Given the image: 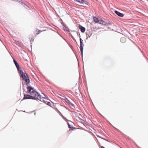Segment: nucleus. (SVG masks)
Segmentation results:
<instances>
[{"label": "nucleus", "instance_id": "obj_1", "mask_svg": "<svg viewBox=\"0 0 148 148\" xmlns=\"http://www.w3.org/2000/svg\"><path fill=\"white\" fill-rule=\"evenodd\" d=\"M27 91L26 92L27 93H29L31 95H34L35 96H40V95L37 92L34 90V88L31 86H27L26 87Z\"/></svg>", "mask_w": 148, "mask_h": 148}, {"label": "nucleus", "instance_id": "obj_2", "mask_svg": "<svg viewBox=\"0 0 148 148\" xmlns=\"http://www.w3.org/2000/svg\"><path fill=\"white\" fill-rule=\"evenodd\" d=\"M37 96H35L34 95H31L28 94H25L24 93V97L23 99L22 100V101L23 99H31L33 100H37L40 99V97H37Z\"/></svg>", "mask_w": 148, "mask_h": 148}, {"label": "nucleus", "instance_id": "obj_3", "mask_svg": "<svg viewBox=\"0 0 148 148\" xmlns=\"http://www.w3.org/2000/svg\"><path fill=\"white\" fill-rule=\"evenodd\" d=\"M16 68L17 69L18 72L20 73L21 77H22V79H25L24 77H26V76H27V74L25 73H24L19 66L18 67H17Z\"/></svg>", "mask_w": 148, "mask_h": 148}, {"label": "nucleus", "instance_id": "obj_4", "mask_svg": "<svg viewBox=\"0 0 148 148\" xmlns=\"http://www.w3.org/2000/svg\"><path fill=\"white\" fill-rule=\"evenodd\" d=\"M93 20L96 23H99L100 24H102L107 26H108L110 24L109 23H106L105 22L102 20L99 22L98 19L96 17H94Z\"/></svg>", "mask_w": 148, "mask_h": 148}, {"label": "nucleus", "instance_id": "obj_5", "mask_svg": "<svg viewBox=\"0 0 148 148\" xmlns=\"http://www.w3.org/2000/svg\"><path fill=\"white\" fill-rule=\"evenodd\" d=\"M80 49L81 52L82 57H83V40L81 38H80Z\"/></svg>", "mask_w": 148, "mask_h": 148}, {"label": "nucleus", "instance_id": "obj_6", "mask_svg": "<svg viewBox=\"0 0 148 148\" xmlns=\"http://www.w3.org/2000/svg\"><path fill=\"white\" fill-rule=\"evenodd\" d=\"M24 79H23V80H24L26 82V85L27 86H28V85L30 82V80L28 76V75L26 76V77H25Z\"/></svg>", "mask_w": 148, "mask_h": 148}, {"label": "nucleus", "instance_id": "obj_7", "mask_svg": "<svg viewBox=\"0 0 148 148\" xmlns=\"http://www.w3.org/2000/svg\"><path fill=\"white\" fill-rule=\"evenodd\" d=\"M78 27L79 29L82 32L84 33L85 32V28L84 27H83L80 24H79Z\"/></svg>", "mask_w": 148, "mask_h": 148}, {"label": "nucleus", "instance_id": "obj_8", "mask_svg": "<svg viewBox=\"0 0 148 148\" xmlns=\"http://www.w3.org/2000/svg\"><path fill=\"white\" fill-rule=\"evenodd\" d=\"M114 12L116 15L120 17H123L124 16L123 14L119 12L117 10H115L114 11Z\"/></svg>", "mask_w": 148, "mask_h": 148}, {"label": "nucleus", "instance_id": "obj_9", "mask_svg": "<svg viewBox=\"0 0 148 148\" xmlns=\"http://www.w3.org/2000/svg\"><path fill=\"white\" fill-rule=\"evenodd\" d=\"M61 24H62V25L63 26V27L64 30L67 32H69V30L67 29V27L66 26V25H64V23H61Z\"/></svg>", "mask_w": 148, "mask_h": 148}, {"label": "nucleus", "instance_id": "obj_10", "mask_svg": "<svg viewBox=\"0 0 148 148\" xmlns=\"http://www.w3.org/2000/svg\"><path fill=\"white\" fill-rule=\"evenodd\" d=\"M75 1L78 2L80 3L84 4L85 1L84 0H73Z\"/></svg>", "mask_w": 148, "mask_h": 148}, {"label": "nucleus", "instance_id": "obj_11", "mask_svg": "<svg viewBox=\"0 0 148 148\" xmlns=\"http://www.w3.org/2000/svg\"><path fill=\"white\" fill-rule=\"evenodd\" d=\"M13 61L14 62V63L15 65V66H16V67H18L19 66V64H18L17 61L14 59H13Z\"/></svg>", "mask_w": 148, "mask_h": 148}, {"label": "nucleus", "instance_id": "obj_12", "mask_svg": "<svg viewBox=\"0 0 148 148\" xmlns=\"http://www.w3.org/2000/svg\"><path fill=\"white\" fill-rule=\"evenodd\" d=\"M37 97H39L38 96H37ZM39 97H40V99H38V100L44 103H45L46 104V103L47 102V101H45V100H44L42 99H41V95H40V96H39Z\"/></svg>", "mask_w": 148, "mask_h": 148}, {"label": "nucleus", "instance_id": "obj_13", "mask_svg": "<svg viewBox=\"0 0 148 148\" xmlns=\"http://www.w3.org/2000/svg\"><path fill=\"white\" fill-rule=\"evenodd\" d=\"M67 103H68L69 104L71 105L72 103L70 101L66 98L65 97V99H64Z\"/></svg>", "mask_w": 148, "mask_h": 148}, {"label": "nucleus", "instance_id": "obj_14", "mask_svg": "<svg viewBox=\"0 0 148 148\" xmlns=\"http://www.w3.org/2000/svg\"><path fill=\"white\" fill-rule=\"evenodd\" d=\"M14 42L18 46H20L21 45V42L18 41L16 40H14Z\"/></svg>", "mask_w": 148, "mask_h": 148}, {"label": "nucleus", "instance_id": "obj_15", "mask_svg": "<svg viewBox=\"0 0 148 148\" xmlns=\"http://www.w3.org/2000/svg\"><path fill=\"white\" fill-rule=\"evenodd\" d=\"M24 7L27 10H29V8L26 5H25Z\"/></svg>", "mask_w": 148, "mask_h": 148}, {"label": "nucleus", "instance_id": "obj_16", "mask_svg": "<svg viewBox=\"0 0 148 148\" xmlns=\"http://www.w3.org/2000/svg\"><path fill=\"white\" fill-rule=\"evenodd\" d=\"M69 34L71 36V38H72V39L73 40H75V41H76L75 39V38L73 37V36L72 35L71 33H69Z\"/></svg>", "mask_w": 148, "mask_h": 148}, {"label": "nucleus", "instance_id": "obj_17", "mask_svg": "<svg viewBox=\"0 0 148 148\" xmlns=\"http://www.w3.org/2000/svg\"><path fill=\"white\" fill-rule=\"evenodd\" d=\"M46 104L47 105L49 106H51V103L50 102H49V101H48V102L47 101Z\"/></svg>", "mask_w": 148, "mask_h": 148}, {"label": "nucleus", "instance_id": "obj_18", "mask_svg": "<svg viewBox=\"0 0 148 148\" xmlns=\"http://www.w3.org/2000/svg\"><path fill=\"white\" fill-rule=\"evenodd\" d=\"M67 124L69 128H71L73 127H72L71 125H70L68 123H67Z\"/></svg>", "mask_w": 148, "mask_h": 148}, {"label": "nucleus", "instance_id": "obj_19", "mask_svg": "<svg viewBox=\"0 0 148 148\" xmlns=\"http://www.w3.org/2000/svg\"><path fill=\"white\" fill-rule=\"evenodd\" d=\"M21 4L24 7V6H25V5H26L25 3H23V2H21Z\"/></svg>", "mask_w": 148, "mask_h": 148}, {"label": "nucleus", "instance_id": "obj_20", "mask_svg": "<svg viewBox=\"0 0 148 148\" xmlns=\"http://www.w3.org/2000/svg\"><path fill=\"white\" fill-rule=\"evenodd\" d=\"M21 4L24 7V6H25V5H26L25 3H23V2H21Z\"/></svg>", "mask_w": 148, "mask_h": 148}, {"label": "nucleus", "instance_id": "obj_21", "mask_svg": "<svg viewBox=\"0 0 148 148\" xmlns=\"http://www.w3.org/2000/svg\"><path fill=\"white\" fill-rule=\"evenodd\" d=\"M84 3H85V4L87 5H88V2L86 1H85V2Z\"/></svg>", "mask_w": 148, "mask_h": 148}, {"label": "nucleus", "instance_id": "obj_22", "mask_svg": "<svg viewBox=\"0 0 148 148\" xmlns=\"http://www.w3.org/2000/svg\"><path fill=\"white\" fill-rule=\"evenodd\" d=\"M77 35L78 36L79 34V37L80 38V34H79V33H78L77 32Z\"/></svg>", "mask_w": 148, "mask_h": 148}, {"label": "nucleus", "instance_id": "obj_23", "mask_svg": "<svg viewBox=\"0 0 148 148\" xmlns=\"http://www.w3.org/2000/svg\"><path fill=\"white\" fill-rule=\"evenodd\" d=\"M75 94H76V95H79V93H77V92H75Z\"/></svg>", "mask_w": 148, "mask_h": 148}, {"label": "nucleus", "instance_id": "obj_24", "mask_svg": "<svg viewBox=\"0 0 148 148\" xmlns=\"http://www.w3.org/2000/svg\"><path fill=\"white\" fill-rule=\"evenodd\" d=\"M34 40L33 39H32L31 40H30V42H33Z\"/></svg>", "mask_w": 148, "mask_h": 148}, {"label": "nucleus", "instance_id": "obj_25", "mask_svg": "<svg viewBox=\"0 0 148 148\" xmlns=\"http://www.w3.org/2000/svg\"><path fill=\"white\" fill-rule=\"evenodd\" d=\"M79 120H82V121H83V120H82L81 118H80L79 117Z\"/></svg>", "mask_w": 148, "mask_h": 148}, {"label": "nucleus", "instance_id": "obj_26", "mask_svg": "<svg viewBox=\"0 0 148 148\" xmlns=\"http://www.w3.org/2000/svg\"><path fill=\"white\" fill-rule=\"evenodd\" d=\"M42 32V31H41L40 30L39 32H38V33H37V34H39L40 33V32Z\"/></svg>", "mask_w": 148, "mask_h": 148}, {"label": "nucleus", "instance_id": "obj_27", "mask_svg": "<svg viewBox=\"0 0 148 148\" xmlns=\"http://www.w3.org/2000/svg\"><path fill=\"white\" fill-rule=\"evenodd\" d=\"M44 96H45V97H46V96L45 94H44ZM43 98H44V99H45V97H43Z\"/></svg>", "mask_w": 148, "mask_h": 148}, {"label": "nucleus", "instance_id": "obj_28", "mask_svg": "<svg viewBox=\"0 0 148 148\" xmlns=\"http://www.w3.org/2000/svg\"><path fill=\"white\" fill-rule=\"evenodd\" d=\"M90 36H89L88 35V36L87 37V38H90Z\"/></svg>", "mask_w": 148, "mask_h": 148}, {"label": "nucleus", "instance_id": "obj_29", "mask_svg": "<svg viewBox=\"0 0 148 148\" xmlns=\"http://www.w3.org/2000/svg\"><path fill=\"white\" fill-rule=\"evenodd\" d=\"M101 148H105L104 147L101 146Z\"/></svg>", "mask_w": 148, "mask_h": 148}, {"label": "nucleus", "instance_id": "obj_30", "mask_svg": "<svg viewBox=\"0 0 148 148\" xmlns=\"http://www.w3.org/2000/svg\"><path fill=\"white\" fill-rule=\"evenodd\" d=\"M116 130L118 132H119V130L117 129L116 128Z\"/></svg>", "mask_w": 148, "mask_h": 148}, {"label": "nucleus", "instance_id": "obj_31", "mask_svg": "<svg viewBox=\"0 0 148 148\" xmlns=\"http://www.w3.org/2000/svg\"><path fill=\"white\" fill-rule=\"evenodd\" d=\"M36 114V113H34V114L35 115Z\"/></svg>", "mask_w": 148, "mask_h": 148}]
</instances>
